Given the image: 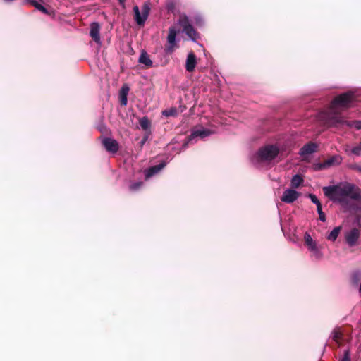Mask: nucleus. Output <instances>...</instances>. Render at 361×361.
I'll return each mask as SVG.
<instances>
[{
    "label": "nucleus",
    "instance_id": "9d476101",
    "mask_svg": "<svg viewBox=\"0 0 361 361\" xmlns=\"http://www.w3.org/2000/svg\"><path fill=\"white\" fill-rule=\"evenodd\" d=\"M305 243L308 247L309 250L313 252V254L317 257L319 258L322 256V254L319 249L317 248L316 242L312 239L311 235L306 233L304 236Z\"/></svg>",
    "mask_w": 361,
    "mask_h": 361
},
{
    "label": "nucleus",
    "instance_id": "bb28decb",
    "mask_svg": "<svg viewBox=\"0 0 361 361\" xmlns=\"http://www.w3.org/2000/svg\"><path fill=\"white\" fill-rule=\"evenodd\" d=\"M308 197L311 200L312 202L315 204L317 206L321 204V202H319V200H318L315 195L309 194Z\"/></svg>",
    "mask_w": 361,
    "mask_h": 361
},
{
    "label": "nucleus",
    "instance_id": "6e6552de",
    "mask_svg": "<svg viewBox=\"0 0 361 361\" xmlns=\"http://www.w3.org/2000/svg\"><path fill=\"white\" fill-rule=\"evenodd\" d=\"M102 144L105 149L111 153H116L119 149L118 142L111 137H103L102 139Z\"/></svg>",
    "mask_w": 361,
    "mask_h": 361
},
{
    "label": "nucleus",
    "instance_id": "2f4dec72",
    "mask_svg": "<svg viewBox=\"0 0 361 361\" xmlns=\"http://www.w3.org/2000/svg\"><path fill=\"white\" fill-rule=\"evenodd\" d=\"M341 361H350V356L348 352H346Z\"/></svg>",
    "mask_w": 361,
    "mask_h": 361
},
{
    "label": "nucleus",
    "instance_id": "0eeeda50",
    "mask_svg": "<svg viewBox=\"0 0 361 361\" xmlns=\"http://www.w3.org/2000/svg\"><path fill=\"white\" fill-rule=\"evenodd\" d=\"M133 12L137 24L140 25H144L149 16V6L148 4H145L142 8V13H140L138 6H135L133 7Z\"/></svg>",
    "mask_w": 361,
    "mask_h": 361
},
{
    "label": "nucleus",
    "instance_id": "1a4fd4ad",
    "mask_svg": "<svg viewBox=\"0 0 361 361\" xmlns=\"http://www.w3.org/2000/svg\"><path fill=\"white\" fill-rule=\"evenodd\" d=\"M300 196V193L293 189H287L286 190L281 200L282 202L290 204L295 202Z\"/></svg>",
    "mask_w": 361,
    "mask_h": 361
},
{
    "label": "nucleus",
    "instance_id": "7c9ffc66",
    "mask_svg": "<svg viewBox=\"0 0 361 361\" xmlns=\"http://www.w3.org/2000/svg\"><path fill=\"white\" fill-rule=\"evenodd\" d=\"M315 168H316L317 170H322V169H327V168H326V166H323V162H322V163H319V164H317L315 166Z\"/></svg>",
    "mask_w": 361,
    "mask_h": 361
},
{
    "label": "nucleus",
    "instance_id": "20e7f679",
    "mask_svg": "<svg viewBox=\"0 0 361 361\" xmlns=\"http://www.w3.org/2000/svg\"><path fill=\"white\" fill-rule=\"evenodd\" d=\"M178 24L183 28V32H185L192 41L195 42L200 38L199 34L191 25L187 16H181L178 20Z\"/></svg>",
    "mask_w": 361,
    "mask_h": 361
},
{
    "label": "nucleus",
    "instance_id": "dca6fc26",
    "mask_svg": "<svg viewBox=\"0 0 361 361\" xmlns=\"http://www.w3.org/2000/svg\"><path fill=\"white\" fill-rule=\"evenodd\" d=\"M342 158L339 155H334L323 162V166H326V168H329L334 166H338L341 163Z\"/></svg>",
    "mask_w": 361,
    "mask_h": 361
},
{
    "label": "nucleus",
    "instance_id": "5701e85b",
    "mask_svg": "<svg viewBox=\"0 0 361 361\" xmlns=\"http://www.w3.org/2000/svg\"><path fill=\"white\" fill-rule=\"evenodd\" d=\"M162 114H163V115H164L166 116H173L176 115L177 110L175 108H171L170 109L164 110L162 112Z\"/></svg>",
    "mask_w": 361,
    "mask_h": 361
},
{
    "label": "nucleus",
    "instance_id": "f03ea898",
    "mask_svg": "<svg viewBox=\"0 0 361 361\" xmlns=\"http://www.w3.org/2000/svg\"><path fill=\"white\" fill-rule=\"evenodd\" d=\"M354 99L355 94L350 92L340 94L334 99L330 105L328 114L330 126L338 128L345 125L350 128L361 130V120L346 121L338 114L340 109L350 107Z\"/></svg>",
    "mask_w": 361,
    "mask_h": 361
},
{
    "label": "nucleus",
    "instance_id": "7ed1b4c3",
    "mask_svg": "<svg viewBox=\"0 0 361 361\" xmlns=\"http://www.w3.org/2000/svg\"><path fill=\"white\" fill-rule=\"evenodd\" d=\"M279 153V148L275 145H267L261 147L251 158L253 164L258 166L261 162H269Z\"/></svg>",
    "mask_w": 361,
    "mask_h": 361
},
{
    "label": "nucleus",
    "instance_id": "f3484780",
    "mask_svg": "<svg viewBox=\"0 0 361 361\" xmlns=\"http://www.w3.org/2000/svg\"><path fill=\"white\" fill-rule=\"evenodd\" d=\"M139 62L140 63L145 64L147 67H149L152 65V61L149 59V55L146 52H143L141 54L139 58Z\"/></svg>",
    "mask_w": 361,
    "mask_h": 361
},
{
    "label": "nucleus",
    "instance_id": "cd10ccee",
    "mask_svg": "<svg viewBox=\"0 0 361 361\" xmlns=\"http://www.w3.org/2000/svg\"><path fill=\"white\" fill-rule=\"evenodd\" d=\"M351 169L361 173V165L354 164L351 166Z\"/></svg>",
    "mask_w": 361,
    "mask_h": 361
},
{
    "label": "nucleus",
    "instance_id": "4be33fe9",
    "mask_svg": "<svg viewBox=\"0 0 361 361\" xmlns=\"http://www.w3.org/2000/svg\"><path fill=\"white\" fill-rule=\"evenodd\" d=\"M129 87L128 85L124 84L121 87V89L120 90L119 97H128V92H129Z\"/></svg>",
    "mask_w": 361,
    "mask_h": 361
},
{
    "label": "nucleus",
    "instance_id": "2eb2a0df",
    "mask_svg": "<svg viewBox=\"0 0 361 361\" xmlns=\"http://www.w3.org/2000/svg\"><path fill=\"white\" fill-rule=\"evenodd\" d=\"M166 166V164L164 162H161L158 165L153 166L148 169L145 171V178L147 179L157 173L159 171H160L164 166Z\"/></svg>",
    "mask_w": 361,
    "mask_h": 361
},
{
    "label": "nucleus",
    "instance_id": "a878e982",
    "mask_svg": "<svg viewBox=\"0 0 361 361\" xmlns=\"http://www.w3.org/2000/svg\"><path fill=\"white\" fill-rule=\"evenodd\" d=\"M142 185V182L133 183L130 184V189L132 191H135V190H137L138 189H140Z\"/></svg>",
    "mask_w": 361,
    "mask_h": 361
},
{
    "label": "nucleus",
    "instance_id": "39448f33",
    "mask_svg": "<svg viewBox=\"0 0 361 361\" xmlns=\"http://www.w3.org/2000/svg\"><path fill=\"white\" fill-rule=\"evenodd\" d=\"M213 133H214V130L206 128L203 126H196L192 130L191 135L188 137V142L185 145L192 141L196 142L197 139L203 140Z\"/></svg>",
    "mask_w": 361,
    "mask_h": 361
},
{
    "label": "nucleus",
    "instance_id": "c85d7f7f",
    "mask_svg": "<svg viewBox=\"0 0 361 361\" xmlns=\"http://www.w3.org/2000/svg\"><path fill=\"white\" fill-rule=\"evenodd\" d=\"M120 99H121V104L123 105V106H126L127 104V102H128V99H127V97H120Z\"/></svg>",
    "mask_w": 361,
    "mask_h": 361
},
{
    "label": "nucleus",
    "instance_id": "423d86ee",
    "mask_svg": "<svg viewBox=\"0 0 361 361\" xmlns=\"http://www.w3.org/2000/svg\"><path fill=\"white\" fill-rule=\"evenodd\" d=\"M177 31L175 27H171L169 28V34L167 36V45L165 47V52L166 54H172L178 47L176 41Z\"/></svg>",
    "mask_w": 361,
    "mask_h": 361
},
{
    "label": "nucleus",
    "instance_id": "412c9836",
    "mask_svg": "<svg viewBox=\"0 0 361 361\" xmlns=\"http://www.w3.org/2000/svg\"><path fill=\"white\" fill-rule=\"evenodd\" d=\"M139 124L142 129L147 130L150 127V121L147 117L144 116L139 120Z\"/></svg>",
    "mask_w": 361,
    "mask_h": 361
},
{
    "label": "nucleus",
    "instance_id": "72a5a7b5",
    "mask_svg": "<svg viewBox=\"0 0 361 361\" xmlns=\"http://www.w3.org/2000/svg\"><path fill=\"white\" fill-rule=\"evenodd\" d=\"M121 5L124 6L126 0H118Z\"/></svg>",
    "mask_w": 361,
    "mask_h": 361
},
{
    "label": "nucleus",
    "instance_id": "f8f14e48",
    "mask_svg": "<svg viewBox=\"0 0 361 361\" xmlns=\"http://www.w3.org/2000/svg\"><path fill=\"white\" fill-rule=\"evenodd\" d=\"M318 146L316 143L308 142L305 145L299 152V154L302 157L309 156L317 151Z\"/></svg>",
    "mask_w": 361,
    "mask_h": 361
},
{
    "label": "nucleus",
    "instance_id": "9b49d317",
    "mask_svg": "<svg viewBox=\"0 0 361 361\" xmlns=\"http://www.w3.org/2000/svg\"><path fill=\"white\" fill-rule=\"evenodd\" d=\"M346 243L350 247L356 245L359 238L360 231L357 228H353L345 234Z\"/></svg>",
    "mask_w": 361,
    "mask_h": 361
},
{
    "label": "nucleus",
    "instance_id": "c756f323",
    "mask_svg": "<svg viewBox=\"0 0 361 361\" xmlns=\"http://www.w3.org/2000/svg\"><path fill=\"white\" fill-rule=\"evenodd\" d=\"M319 214V219L321 221L324 222L326 221L325 214L324 212H320Z\"/></svg>",
    "mask_w": 361,
    "mask_h": 361
},
{
    "label": "nucleus",
    "instance_id": "a211bd4d",
    "mask_svg": "<svg viewBox=\"0 0 361 361\" xmlns=\"http://www.w3.org/2000/svg\"><path fill=\"white\" fill-rule=\"evenodd\" d=\"M341 229V226L335 227L328 235L327 239L333 242L335 241L340 233Z\"/></svg>",
    "mask_w": 361,
    "mask_h": 361
},
{
    "label": "nucleus",
    "instance_id": "aec40b11",
    "mask_svg": "<svg viewBox=\"0 0 361 361\" xmlns=\"http://www.w3.org/2000/svg\"><path fill=\"white\" fill-rule=\"evenodd\" d=\"M303 179L300 175H294L291 179V186L292 188H297L301 185Z\"/></svg>",
    "mask_w": 361,
    "mask_h": 361
},
{
    "label": "nucleus",
    "instance_id": "f257e3e1",
    "mask_svg": "<svg viewBox=\"0 0 361 361\" xmlns=\"http://www.w3.org/2000/svg\"><path fill=\"white\" fill-rule=\"evenodd\" d=\"M323 191L330 200L339 204L345 211H355L357 209V202L361 201V190L349 183L325 186Z\"/></svg>",
    "mask_w": 361,
    "mask_h": 361
},
{
    "label": "nucleus",
    "instance_id": "393cba45",
    "mask_svg": "<svg viewBox=\"0 0 361 361\" xmlns=\"http://www.w3.org/2000/svg\"><path fill=\"white\" fill-rule=\"evenodd\" d=\"M341 336V334L338 330L334 329L331 334V338L335 341L336 342H338L339 338Z\"/></svg>",
    "mask_w": 361,
    "mask_h": 361
},
{
    "label": "nucleus",
    "instance_id": "b1692460",
    "mask_svg": "<svg viewBox=\"0 0 361 361\" xmlns=\"http://www.w3.org/2000/svg\"><path fill=\"white\" fill-rule=\"evenodd\" d=\"M351 153L356 156H360L361 154V142L351 149Z\"/></svg>",
    "mask_w": 361,
    "mask_h": 361
},
{
    "label": "nucleus",
    "instance_id": "4468645a",
    "mask_svg": "<svg viewBox=\"0 0 361 361\" xmlns=\"http://www.w3.org/2000/svg\"><path fill=\"white\" fill-rule=\"evenodd\" d=\"M197 65V58L193 52H190L185 61V69L188 72H192Z\"/></svg>",
    "mask_w": 361,
    "mask_h": 361
},
{
    "label": "nucleus",
    "instance_id": "473e14b6",
    "mask_svg": "<svg viewBox=\"0 0 361 361\" xmlns=\"http://www.w3.org/2000/svg\"><path fill=\"white\" fill-rule=\"evenodd\" d=\"M317 209L318 214H319L320 212H323L322 209V204H321L317 206Z\"/></svg>",
    "mask_w": 361,
    "mask_h": 361
},
{
    "label": "nucleus",
    "instance_id": "6ab92c4d",
    "mask_svg": "<svg viewBox=\"0 0 361 361\" xmlns=\"http://www.w3.org/2000/svg\"><path fill=\"white\" fill-rule=\"evenodd\" d=\"M28 3L31 4L33 6H35L37 10L42 11L43 13L48 14L49 12L47 9L43 6L37 0H26Z\"/></svg>",
    "mask_w": 361,
    "mask_h": 361
},
{
    "label": "nucleus",
    "instance_id": "ddd939ff",
    "mask_svg": "<svg viewBox=\"0 0 361 361\" xmlns=\"http://www.w3.org/2000/svg\"><path fill=\"white\" fill-rule=\"evenodd\" d=\"M100 25L97 22H93L90 25V36L97 44H101Z\"/></svg>",
    "mask_w": 361,
    "mask_h": 361
}]
</instances>
